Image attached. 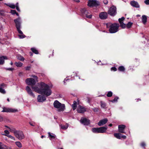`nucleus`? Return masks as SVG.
<instances>
[{"label": "nucleus", "mask_w": 149, "mask_h": 149, "mask_svg": "<svg viewBox=\"0 0 149 149\" xmlns=\"http://www.w3.org/2000/svg\"><path fill=\"white\" fill-rule=\"evenodd\" d=\"M108 120V119L107 118L103 119L100 121L98 123V125L99 126L103 125L107 123Z\"/></svg>", "instance_id": "dca6fc26"}, {"label": "nucleus", "mask_w": 149, "mask_h": 149, "mask_svg": "<svg viewBox=\"0 0 149 149\" xmlns=\"http://www.w3.org/2000/svg\"><path fill=\"white\" fill-rule=\"evenodd\" d=\"M13 63L12 62H11L10 63V65H13Z\"/></svg>", "instance_id": "69168bd1"}, {"label": "nucleus", "mask_w": 149, "mask_h": 149, "mask_svg": "<svg viewBox=\"0 0 149 149\" xmlns=\"http://www.w3.org/2000/svg\"><path fill=\"white\" fill-rule=\"evenodd\" d=\"M31 50L33 52L36 54H38V50L35 48H31Z\"/></svg>", "instance_id": "c85d7f7f"}, {"label": "nucleus", "mask_w": 149, "mask_h": 149, "mask_svg": "<svg viewBox=\"0 0 149 149\" xmlns=\"http://www.w3.org/2000/svg\"><path fill=\"white\" fill-rule=\"evenodd\" d=\"M15 64L17 67H21L23 63L20 62H16L15 63Z\"/></svg>", "instance_id": "cd10ccee"}, {"label": "nucleus", "mask_w": 149, "mask_h": 149, "mask_svg": "<svg viewBox=\"0 0 149 149\" xmlns=\"http://www.w3.org/2000/svg\"><path fill=\"white\" fill-rule=\"evenodd\" d=\"M18 59L19 60H20L22 61H24V58L21 56H18Z\"/></svg>", "instance_id": "e433bc0d"}, {"label": "nucleus", "mask_w": 149, "mask_h": 149, "mask_svg": "<svg viewBox=\"0 0 149 149\" xmlns=\"http://www.w3.org/2000/svg\"><path fill=\"white\" fill-rule=\"evenodd\" d=\"M26 89L29 95L33 97H35L34 95L32 92L31 89L29 86H27L26 87Z\"/></svg>", "instance_id": "4468645a"}, {"label": "nucleus", "mask_w": 149, "mask_h": 149, "mask_svg": "<svg viewBox=\"0 0 149 149\" xmlns=\"http://www.w3.org/2000/svg\"><path fill=\"white\" fill-rule=\"evenodd\" d=\"M17 12L15 10H11L10 11V13L12 14V15H14Z\"/></svg>", "instance_id": "a19ab883"}, {"label": "nucleus", "mask_w": 149, "mask_h": 149, "mask_svg": "<svg viewBox=\"0 0 149 149\" xmlns=\"http://www.w3.org/2000/svg\"><path fill=\"white\" fill-rule=\"evenodd\" d=\"M80 11L83 17L85 16L86 18L91 19L92 18V15L91 14L89 15H88L89 14V12L87 10L86 8H81Z\"/></svg>", "instance_id": "0eeeda50"}, {"label": "nucleus", "mask_w": 149, "mask_h": 149, "mask_svg": "<svg viewBox=\"0 0 149 149\" xmlns=\"http://www.w3.org/2000/svg\"><path fill=\"white\" fill-rule=\"evenodd\" d=\"M3 135L7 136L8 137L10 138L11 139L13 140H15V137L11 136L10 135L4 134H3Z\"/></svg>", "instance_id": "473e14b6"}, {"label": "nucleus", "mask_w": 149, "mask_h": 149, "mask_svg": "<svg viewBox=\"0 0 149 149\" xmlns=\"http://www.w3.org/2000/svg\"><path fill=\"white\" fill-rule=\"evenodd\" d=\"M147 18L145 15H143L142 16V21L143 24H145L147 22Z\"/></svg>", "instance_id": "4be33fe9"}, {"label": "nucleus", "mask_w": 149, "mask_h": 149, "mask_svg": "<svg viewBox=\"0 0 149 149\" xmlns=\"http://www.w3.org/2000/svg\"><path fill=\"white\" fill-rule=\"evenodd\" d=\"M72 107L73 110H75L77 107V103L75 101L73 102V104L72 105Z\"/></svg>", "instance_id": "bb28decb"}, {"label": "nucleus", "mask_w": 149, "mask_h": 149, "mask_svg": "<svg viewBox=\"0 0 149 149\" xmlns=\"http://www.w3.org/2000/svg\"><path fill=\"white\" fill-rule=\"evenodd\" d=\"M136 102H137L139 101H141V99H136Z\"/></svg>", "instance_id": "13d9d810"}, {"label": "nucleus", "mask_w": 149, "mask_h": 149, "mask_svg": "<svg viewBox=\"0 0 149 149\" xmlns=\"http://www.w3.org/2000/svg\"><path fill=\"white\" fill-rule=\"evenodd\" d=\"M15 14H16V15L17 16H19V14L18 13H17V12H16V13Z\"/></svg>", "instance_id": "e2e57ef3"}, {"label": "nucleus", "mask_w": 149, "mask_h": 149, "mask_svg": "<svg viewBox=\"0 0 149 149\" xmlns=\"http://www.w3.org/2000/svg\"><path fill=\"white\" fill-rule=\"evenodd\" d=\"M15 26L18 33L21 35H18L20 39H22L26 37V36L23 34L22 32L20 30L21 28V18L19 17L17 18L14 20Z\"/></svg>", "instance_id": "f03ea898"}, {"label": "nucleus", "mask_w": 149, "mask_h": 149, "mask_svg": "<svg viewBox=\"0 0 149 149\" xmlns=\"http://www.w3.org/2000/svg\"><path fill=\"white\" fill-rule=\"evenodd\" d=\"M112 124H110L109 125V126L110 127H112Z\"/></svg>", "instance_id": "052dcab7"}, {"label": "nucleus", "mask_w": 149, "mask_h": 149, "mask_svg": "<svg viewBox=\"0 0 149 149\" xmlns=\"http://www.w3.org/2000/svg\"><path fill=\"white\" fill-rule=\"evenodd\" d=\"M133 24V23L129 22L126 25V27L127 29H129L131 28Z\"/></svg>", "instance_id": "c756f323"}, {"label": "nucleus", "mask_w": 149, "mask_h": 149, "mask_svg": "<svg viewBox=\"0 0 149 149\" xmlns=\"http://www.w3.org/2000/svg\"><path fill=\"white\" fill-rule=\"evenodd\" d=\"M29 54L30 56H32L33 55V54L32 52H30Z\"/></svg>", "instance_id": "4d7b16f0"}, {"label": "nucleus", "mask_w": 149, "mask_h": 149, "mask_svg": "<svg viewBox=\"0 0 149 149\" xmlns=\"http://www.w3.org/2000/svg\"><path fill=\"white\" fill-rule=\"evenodd\" d=\"M103 2L106 5L108 3V1L107 0H104Z\"/></svg>", "instance_id": "09e8293b"}, {"label": "nucleus", "mask_w": 149, "mask_h": 149, "mask_svg": "<svg viewBox=\"0 0 149 149\" xmlns=\"http://www.w3.org/2000/svg\"><path fill=\"white\" fill-rule=\"evenodd\" d=\"M126 126L123 125H119L118 126V132L120 133H123L125 134V133L124 132Z\"/></svg>", "instance_id": "ddd939ff"}, {"label": "nucleus", "mask_w": 149, "mask_h": 149, "mask_svg": "<svg viewBox=\"0 0 149 149\" xmlns=\"http://www.w3.org/2000/svg\"><path fill=\"white\" fill-rule=\"evenodd\" d=\"M15 144L19 148H20L22 147V143L19 141L15 142Z\"/></svg>", "instance_id": "7c9ffc66"}, {"label": "nucleus", "mask_w": 149, "mask_h": 149, "mask_svg": "<svg viewBox=\"0 0 149 149\" xmlns=\"http://www.w3.org/2000/svg\"><path fill=\"white\" fill-rule=\"evenodd\" d=\"M31 68L30 66H28L26 67L25 69L26 70H29Z\"/></svg>", "instance_id": "de8ad7c7"}, {"label": "nucleus", "mask_w": 149, "mask_h": 149, "mask_svg": "<svg viewBox=\"0 0 149 149\" xmlns=\"http://www.w3.org/2000/svg\"><path fill=\"white\" fill-rule=\"evenodd\" d=\"M53 105L55 108L58 109V111L59 112L63 111L65 107L64 104H61L57 100L54 101Z\"/></svg>", "instance_id": "20e7f679"}, {"label": "nucleus", "mask_w": 149, "mask_h": 149, "mask_svg": "<svg viewBox=\"0 0 149 149\" xmlns=\"http://www.w3.org/2000/svg\"><path fill=\"white\" fill-rule=\"evenodd\" d=\"M17 111L18 110L17 109L4 107L3 108V110L1 112H6L14 113Z\"/></svg>", "instance_id": "1a4fd4ad"}, {"label": "nucleus", "mask_w": 149, "mask_h": 149, "mask_svg": "<svg viewBox=\"0 0 149 149\" xmlns=\"http://www.w3.org/2000/svg\"><path fill=\"white\" fill-rule=\"evenodd\" d=\"M92 132L95 133H100L99 128H94L92 129Z\"/></svg>", "instance_id": "5701e85b"}, {"label": "nucleus", "mask_w": 149, "mask_h": 149, "mask_svg": "<svg viewBox=\"0 0 149 149\" xmlns=\"http://www.w3.org/2000/svg\"><path fill=\"white\" fill-rule=\"evenodd\" d=\"M144 3L146 5H149V0H146L144 1Z\"/></svg>", "instance_id": "49530a36"}, {"label": "nucleus", "mask_w": 149, "mask_h": 149, "mask_svg": "<svg viewBox=\"0 0 149 149\" xmlns=\"http://www.w3.org/2000/svg\"><path fill=\"white\" fill-rule=\"evenodd\" d=\"M118 70L119 71L124 72L125 71V69L123 66H121L118 67Z\"/></svg>", "instance_id": "a878e982"}, {"label": "nucleus", "mask_w": 149, "mask_h": 149, "mask_svg": "<svg viewBox=\"0 0 149 149\" xmlns=\"http://www.w3.org/2000/svg\"><path fill=\"white\" fill-rule=\"evenodd\" d=\"M118 97H116L114 98V99L111 101V102H114L117 101L118 100Z\"/></svg>", "instance_id": "4c0bfd02"}, {"label": "nucleus", "mask_w": 149, "mask_h": 149, "mask_svg": "<svg viewBox=\"0 0 149 149\" xmlns=\"http://www.w3.org/2000/svg\"><path fill=\"white\" fill-rule=\"evenodd\" d=\"M4 132L5 133V134H9V132L7 130H5Z\"/></svg>", "instance_id": "8fccbe9b"}, {"label": "nucleus", "mask_w": 149, "mask_h": 149, "mask_svg": "<svg viewBox=\"0 0 149 149\" xmlns=\"http://www.w3.org/2000/svg\"><path fill=\"white\" fill-rule=\"evenodd\" d=\"M93 109V110L94 112H97L99 110L97 108H95Z\"/></svg>", "instance_id": "a18cd8bd"}, {"label": "nucleus", "mask_w": 149, "mask_h": 149, "mask_svg": "<svg viewBox=\"0 0 149 149\" xmlns=\"http://www.w3.org/2000/svg\"><path fill=\"white\" fill-rule=\"evenodd\" d=\"M100 105L101 107L103 109H106L107 108L106 106L107 104L106 103L102 101H101L100 102Z\"/></svg>", "instance_id": "412c9836"}, {"label": "nucleus", "mask_w": 149, "mask_h": 149, "mask_svg": "<svg viewBox=\"0 0 149 149\" xmlns=\"http://www.w3.org/2000/svg\"><path fill=\"white\" fill-rule=\"evenodd\" d=\"M108 14L111 16H114L116 14V8L115 6H112L109 9Z\"/></svg>", "instance_id": "6e6552de"}, {"label": "nucleus", "mask_w": 149, "mask_h": 149, "mask_svg": "<svg viewBox=\"0 0 149 149\" xmlns=\"http://www.w3.org/2000/svg\"><path fill=\"white\" fill-rule=\"evenodd\" d=\"M30 124L32 126H34V125L33 124H31V123H30Z\"/></svg>", "instance_id": "338daca9"}, {"label": "nucleus", "mask_w": 149, "mask_h": 149, "mask_svg": "<svg viewBox=\"0 0 149 149\" xmlns=\"http://www.w3.org/2000/svg\"><path fill=\"white\" fill-rule=\"evenodd\" d=\"M68 128V127L64 125H62L61 126V128L63 130H66Z\"/></svg>", "instance_id": "79ce46f5"}, {"label": "nucleus", "mask_w": 149, "mask_h": 149, "mask_svg": "<svg viewBox=\"0 0 149 149\" xmlns=\"http://www.w3.org/2000/svg\"><path fill=\"white\" fill-rule=\"evenodd\" d=\"M107 127H99L100 133H104L106 132Z\"/></svg>", "instance_id": "6ab92c4d"}, {"label": "nucleus", "mask_w": 149, "mask_h": 149, "mask_svg": "<svg viewBox=\"0 0 149 149\" xmlns=\"http://www.w3.org/2000/svg\"><path fill=\"white\" fill-rule=\"evenodd\" d=\"M7 5L12 9H15V5L13 4H7Z\"/></svg>", "instance_id": "72a5a7b5"}, {"label": "nucleus", "mask_w": 149, "mask_h": 149, "mask_svg": "<svg viewBox=\"0 0 149 149\" xmlns=\"http://www.w3.org/2000/svg\"><path fill=\"white\" fill-rule=\"evenodd\" d=\"M111 70L114 71H117V69L115 67H112L111 68Z\"/></svg>", "instance_id": "37998d69"}, {"label": "nucleus", "mask_w": 149, "mask_h": 149, "mask_svg": "<svg viewBox=\"0 0 149 149\" xmlns=\"http://www.w3.org/2000/svg\"><path fill=\"white\" fill-rule=\"evenodd\" d=\"M77 110L79 113H83L86 111V109L81 105H79L77 109Z\"/></svg>", "instance_id": "f8f14e48"}, {"label": "nucleus", "mask_w": 149, "mask_h": 149, "mask_svg": "<svg viewBox=\"0 0 149 149\" xmlns=\"http://www.w3.org/2000/svg\"><path fill=\"white\" fill-rule=\"evenodd\" d=\"M6 70H10V71H12L14 70V68H6Z\"/></svg>", "instance_id": "c03bdc74"}, {"label": "nucleus", "mask_w": 149, "mask_h": 149, "mask_svg": "<svg viewBox=\"0 0 149 149\" xmlns=\"http://www.w3.org/2000/svg\"><path fill=\"white\" fill-rule=\"evenodd\" d=\"M114 136L116 138L118 139H121V135L120 133H116L114 134Z\"/></svg>", "instance_id": "b1692460"}, {"label": "nucleus", "mask_w": 149, "mask_h": 149, "mask_svg": "<svg viewBox=\"0 0 149 149\" xmlns=\"http://www.w3.org/2000/svg\"><path fill=\"white\" fill-rule=\"evenodd\" d=\"M113 95V93L112 92L110 91H109L108 93H107V96L108 97H111Z\"/></svg>", "instance_id": "c9c22d12"}, {"label": "nucleus", "mask_w": 149, "mask_h": 149, "mask_svg": "<svg viewBox=\"0 0 149 149\" xmlns=\"http://www.w3.org/2000/svg\"><path fill=\"white\" fill-rule=\"evenodd\" d=\"M6 86V85L4 83L1 84L0 85V87H5Z\"/></svg>", "instance_id": "3c124183"}, {"label": "nucleus", "mask_w": 149, "mask_h": 149, "mask_svg": "<svg viewBox=\"0 0 149 149\" xmlns=\"http://www.w3.org/2000/svg\"><path fill=\"white\" fill-rule=\"evenodd\" d=\"M14 133L15 136L19 140H22L24 138L23 132L20 131H15Z\"/></svg>", "instance_id": "39448f33"}, {"label": "nucleus", "mask_w": 149, "mask_h": 149, "mask_svg": "<svg viewBox=\"0 0 149 149\" xmlns=\"http://www.w3.org/2000/svg\"><path fill=\"white\" fill-rule=\"evenodd\" d=\"M37 100L39 102H43L46 100V98L44 95H38L37 97Z\"/></svg>", "instance_id": "2eb2a0df"}, {"label": "nucleus", "mask_w": 149, "mask_h": 149, "mask_svg": "<svg viewBox=\"0 0 149 149\" xmlns=\"http://www.w3.org/2000/svg\"><path fill=\"white\" fill-rule=\"evenodd\" d=\"M121 138L125 139H126V136L125 135H122L121 136Z\"/></svg>", "instance_id": "864d4df0"}, {"label": "nucleus", "mask_w": 149, "mask_h": 149, "mask_svg": "<svg viewBox=\"0 0 149 149\" xmlns=\"http://www.w3.org/2000/svg\"><path fill=\"white\" fill-rule=\"evenodd\" d=\"M16 7V9L17 10V11L19 12L20 11V9L19 8V7L17 6Z\"/></svg>", "instance_id": "5fc2aeb1"}, {"label": "nucleus", "mask_w": 149, "mask_h": 149, "mask_svg": "<svg viewBox=\"0 0 149 149\" xmlns=\"http://www.w3.org/2000/svg\"><path fill=\"white\" fill-rule=\"evenodd\" d=\"M125 18L124 17H123L120 18L118 19V21L119 22L120 24L122 23L123 22L124 20H125Z\"/></svg>", "instance_id": "2f4dec72"}, {"label": "nucleus", "mask_w": 149, "mask_h": 149, "mask_svg": "<svg viewBox=\"0 0 149 149\" xmlns=\"http://www.w3.org/2000/svg\"><path fill=\"white\" fill-rule=\"evenodd\" d=\"M5 127H6L7 128H8L10 129L9 127H8V126H7L5 125Z\"/></svg>", "instance_id": "0e129e2a"}, {"label": "nucleus", "mask_w": 149, "mask_h": 149, "mask_svg": "<svg viewBox=\"0 0 149 149\" xmlns=\"http://www.w3.org/2000/svg\"><path fill=\"white\" fill-rule=\"evenodd\" d=\"M69 80V79H65L63 81L64 84H65V85H66V84L65 83V81H67L68 80Z\"/></svg>", "instance_id": "603ef678"}, {"label": "nucleus", "mask_w": 149, "mask_h": 149, "mask_svg": "<svg viewBox=\"0 0 149 149\" xmlns=\"http://www.w3.org/2000/svg\"><path fill=\"white\" fill-rule=\"evenodd\" d=\"M107 27L109 28V31L110 33H115L119 31L120 24L118 23H112L108 22L106 24Z\"/></svg>", "instance_id": "7ed1b4c3"}, {"label": "nucleus", "mask_w": 149, "mask_h": 149, "mask_svg": "<svg viewBox=\"0 0 149 149\" xmlns=\"http://www.w3.org/2000/svg\"><path fill=\"white\" fill-rule=\"evenodd\" d=\"M26 84L32 86V88L35 92L42 95L44 94L47 97L50 95L52 91L49 88V86L45 83L41 82L38 85L39 87L33 86L36 83L35 80L32 78H28L26 80Z\"/></svg>", "instance_id": "f257e3e1"}, {"label": "nucleus", "mask_w": 149, "mask_h": 149, "mask_svg": "<svg viewBox=\"0 0 149 149\" xmlns=\"http://www.w3.org/2000/svg\"><path fill=\"white\" fill-rule=\"evenodd\" d=\"M99 17L102 19H105L108 17V14L106 12H102L100 13Z\"/></svg>", "instance_id": "9b49d317"}, {"label": "nucleus", "mask_w": 149, "mask_h": 149, "mask_svg": "<svg viewBox=\"0 0 149 149\" xmlns=\"http://www.w3.org/2000/svg\"><path fill=\"white\" fill-rule=\"evenodd\" d=\"M120 26L122 29H124L126 28V25L123 22L122 23L120 24Z\"/></svg>", "instance_id": "f704fd0d"}, {"label": "nucleus", "mask_w": 149, "mask_h": 149, "mask_svg": "<svg viewBox=\"0 0 149 149\" xmlns=\"http://www.w3.org/2000/svg\"><path fill=\"white\" fill-rule=\"evenodd\" d=\"M146 143L144 142H142L141 143L140 146L142 147L145 148L146 146Z\"/></svg>", "instance_id": "ea45409f"}, {"label": "nucleus", "mask_w": 149, "mask_h": 149, "mask_svg": "<svg viewBox=\"0 0 149 149\" xmlns=\"http://www.w3.org/2000/svg\"><path fill=\"white\" fill-rule=\"evenodd\" d=\"M15 6V7L17 6V7H19V3H17L16 4V5Z\"/></svg>", "instance_id": "bf43d9fd"}, {"label": "nucleus", "mask_w": 149, "mask_h": 149, "mask_svg": "<svg viewBox=\"0 0 149 149\" xmlns=\"http://www.w3.org/2000/svg\"><path fill=\"white\" fill-rule=\"evenodd\" d=\"M7 101H8V102H9V101H10L9 99V98H8L7 99Z\"/></svg>", "instance_id": "774afa93"}, {"label": "nucleus", "mask_w": 149, "mask_h": 149, "mask_svg": "<svg viewBox=\"0 0 149 149\" xmlns=\"http://www.w3.org/2000/svg\"><path fill=\"white\" fill-rule=\"evenodd\" d=\"M7 58L6 56H2L0 57V65H2L4 63V59H7Z\"/></svg>", "instance_id": "aec40b11"}, {"label": "nucleus", "mask_w": 149, "mask_h": 149, "mask_svg": "<svg viewBox=\"0 0 149 149\" xmlns=\"http://www.w3.org/2000/svg\"><path fill=\"white\" fill-rule=\"evenodd\" d=\"M99 1L96 0H89L88 2V6L90 7H97L100 5Z\"/></svg>", "instance_id": "423d86ee"}, {"label": "nucleus", "mask_w": 149, "mask_h": 149, "mask_svg": "<svg viewBox=\"0 0 149 149\" xmlns=\"http://www.w3.org/2000/svg\"><path fill=\"white\" fill-rule=\"evenodd\" d=\"M80 122L84 125H88L90 124V120L86 118H81Z\"/></svg>", "instance_id": "9d476101"}, {"label": "nucleus", "mask_w": 149, "mask_h": 149, "mask_svg": "<svg viewBox=\"0 0 149 149\" xmlns=\"http://www.w3.org/2000/svg\"><path fill=\"white\" fill-rule=\"evenodd\" d=\"M130 4L131 6L133 7L136 8H139V5L138 3L134 1H131Z\"/></svg>", "instance_id": "a211bd4d"}, {"label": "nucleus", "mask_w": 149, "mask_h": 149, "mask_svg": "<svg viewBox=\"0 0 149 149\" xmlns=\"http://www.w3.org/2000/svg\"><path fill=\"white\" fill-rule=\"evenodd\" d=\"M74 1L76 2H80L79 0H73Z\"/></svg>", "instance_id": "6e6d98bb"}, {"label": "nucleus", "mask_w": 149, "mask_h": 149, "mask_svg": "<svg viewBox=\"0 0 149 149\" xmlns=\"http://www.w3.org/2000/svg\"><path fill=\"white\" fill-rule=\"evenodd\" d=\"M0 149H12L10 147L8 146L3 143L0 142Z\"/></svg>", "instance_id": "f3484780"}, {"label": "nucleus", "mask_w": 149, "mask_h": 149, "mask_svg": "<svg viewBox=\"0 0 149 149\" xmlns=\"http://www.w3.org/2000/svg\"><path fill=\"white\" fill-rule=\"evenodd\" d=\"M22 74V72H20L19 74V76H21V75Z\"/></svg>", "instance_id": "680f3d73"}, {"label": "nucleus", "mask_w": 149, "mask_h": 149, "mask_svg": "<svg viewBox=\"0 0 149 149\" xmlns=\"http://www.w3.org/2000/svg\"><path fill=\"white\" fill-rule=\"evenodd\" d=\"M0 92L3 94H5L6 93V91L2 88L0 87Z\"/></svg>", "instance_id": "58836bf2"}, {"label": "nucleus", "mask_w": 149, "mask_h": 149, "mask_svg": "<svg viewBox=\"0 0 149 149\" xmlns=\"http://www.w3.org/2000/svg\"><path fill=\"white\" fill-rule=\"evenodd\" d=\"M48 137L50 139L55 138V135L54 134H52V135H51V133L50 132H48Z\"/></svg>", "instance_id": "393cba45"}]
</instances>
